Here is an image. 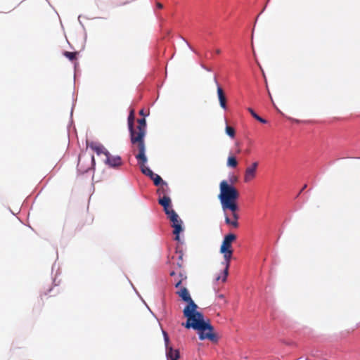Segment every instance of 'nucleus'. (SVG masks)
Masks as SVG:
<instances>
[{
    "instance_id": "obj_16",
    "label": "nucleus",
    "mask_w": 360,
    "mask_h": 360,
    "mask_svg": "<svg viewBox=\"0 0 360 360\" xmlns=\"http://www.w3.org/2000/svg\"><path fill=\"white\" fill-rule=\"evenodd\" d=\"M176 254L178 255V260L176 261V265L179 269H182L184 266L183 256L184 253L181 250H176Z\"/></svg>"
},
{
    "instance_id": "obj_13",
    "label": "nucleus",
    "mask_w": 360,
    "mask_h": 360,
    "mask_svg": "<svg viewBox=\"0 0 360 360\" xmlns=\"http://www.w3.org/2000/svg\"><path fill=\"white\" fill-rule=\"evenodd\" d=\"M221 206L224 210H225V180H223L220 183V193L219 195Z\"/></svg>"
},
{
    "instance_id": "obj_22",
    "label": "nucleus",
    "mask_w": 360,
    "mask_h": 360,
    "mask_svg": "<svg viewBox=\"0 0 360 360\" xmlns=\"http://www.w3.org/2000/svg\"><path fill=\"white\" fill-rule=\"evenodd\" d=\"M238 181V176L235 175V174H232V175H230L229 177V185H231V186H233V184L237 183ZM226 184H228V183L226 182Z\"/></svg>"
},
{
    "instance_id": "obj_35",
    "label": "nucleus",
    "mask_w": 360,
    "mask_h": 360,
    "mask_svg": "<svg viewBox=\"0 0 360 360\" xmlns=\"http://www.w3.org/2000/svg\"><path fill=\"white\" fill-rule=\"evenodd\" d=\"M268 93H269L270 98L272 100L271 93L269 91H268Z\"/></svg>"
},
{
    "instance_id": "obj_31",
    "label": "nucleus",
    "mask_w": 360,
    "mask_h": 360,
    "mask_svg": "<svg viewBox=\"0 0 360 360\" xmlns=\"http://www.w3.org/2000/svg\"><path fill=\"white\" fill-rule=\"evenodd\" d=\"M156 6L159 9H162L163 8V5L160 2H157Z\"/></svg>"
},
{
    "instance_id": "obj_24",
    "label": "nucleus",
    "mask_w": 360,
    "mask_h": 360,
    "mask_svg": "<svg viewBox=\"0 0 360 360\" xmlns=\"http://www.w3.org/2000/svg\"><path fill=\"white\" fill-rule=\"evenodd\" d=\"M233 252H230L229 254H226V277L229 275V268L230 265V259L232 258Z\"/></svg>"
},
{
    "instance_id": "obj_12",
    "label": "nucleus",
    "mask_w": 360,
    "mask_h": 360,
    "mask_svg": "<svg viewBox=\"0 0 360 360\" xmlns=\"http://www.w3.org/2000/svg\"><path fill=\"white\" fill-rule=\"evenodd\" d=\"M167 357L169 360H178L180 354L178 349H174L172 347H169V349L166 350Z\"/></svg>"
},
{
    "instance_id": "obj_36",
    "label": "nucleus",
    "mask_w": 360,
    "mask_h": 360,
    "mask_svg": "<svg viewBox=\"0 0 360 360\" xmlns=\"http://www.w3.org/2000/svg\"><path fill=\"white\" fill-rule=\"evenodd\" d=\"M219 297L222 298L223 297V295H219Z\"/></svg>"
},
{
    "instance_id": "obj_14",
    "label": "nucleus",
    "mask_w": 360,
    "mask_h": 360,
    "mask_svg": "<svg viewBox=\"0 0 360 360\" xmlns=\"http://www.w3.org/2000/svg\"><path fill=\"white\" fill-rule=\"evenodd\" d=\"M226 165L229 167L236 168L238 165V162L235 156L230 155L227 158Z\"/></svg>"
},
{
    "instance_id": "obj_29",
    "label": "nucleus",
    "mask_w": 360,
    "mask_h": 360,
    "mask_svg": "<svg viewBox=\"0 0 360 360\" xmlns=\"http://www.w3.org/2000/svg\"><path fill=\"white\" fill-rule=\"evenodd\" d=\"M220 252L223 254L225 253V237L224 238V239L222 240L221 248H220Z\"/></svg>"
},
{
    "instance_id": "obj_18",
    "label": "nucleus",
    "mask_w": 360,
    "mask_h": 360,
    "mask_svg": "<svg viewBox=\"0 0 360 360\" xmlns=\"http://www.w3.org/2000/svg\"><path fill=\"white\" fill-rule=\"evenodd\" d=\"M248 110L250 112L251 115L257 121H259L261 123L266 124L267 121L260 116H259L252 108H248Z\"/></svg>"
},
{
    "instance_id": "obj_4",
    "label": "nucleus",
    "mask_w": 360,
    "mask_h": 360,
    "mask_svg": "<svg viewBox=\"0 0 360 360\" xmlns=\"http://www.w3.org/2000/svg\"><path fill=\"white\" fill-rule=\"evenodd\" d=\"M179 276L181 277V278L175 284V287L176 288H179L176 291V294L182 299L183 301L188 303L187 306L184 309V315L187 319L191 320L193 317V315L195 314V313L197 312L196 309L198 307L191 297V295L187 288L185 287L180 286L182 280L184 278H186V276L184 277V275L181 272H179Z\"/></svg>"
},
{
    "instance_id": "obj_8",
    "label": "nucleus",
    "mask_w": 360,
    "mask_h": 360,
    "mask_svg": "<svg viewBox=\"0 0 360 360\" xmlns=\"http://www.w3.org/2000/svg\"><path fill=\"white\" fill-rule=\"evenodd\" d=\"M159 204L163 207L164 211L167 214V217L172 214V213L176 212L172 207V201L169 197H162L158 199Z\"/></svg>"
},
{
    "instance_id": "obj_19",
    "label": "nucleus",
    "mask_w": 360,
    "mask_h": 360,
    "mask_svg": "<svg viewBox=\"0 0 360 360\" xmlns=\"http://www.w3.org/2000/svg\"><path fill=\"white\" fill-rule=\"evenodd\" d=\"M63 55L70 60L73 61L77 59V52L65 51Z\"/></svg>"
},
{
    "instance_id": "obj_30",
    "label": "nucleus",
    "mask_w": 360,
    "mask_h": 360,
    "mask_svg": "<svg viewBox=\"0 0 360 360\" xmlns=\"http://www.w3.org/2000/svg\"><path fill=\"white\" fill-rule=\"evenodd\" d=\"M235 145H236V146L237 147V149H236V154H240V152H241V150H240V148H239V146H240V142H239V141H236L235 142Z\"/></svg>"
},
{
    "instance_id": "obj_5",
    "label": "nucleus",
    "mask_w": 360,
    "mask_h": 360,
    "mask_svg": "<svg viewBox=\"0 0 360 360\" xmlns=\"http://www.w3.org/2000/svg\"><path fill=\"white\" fill-rule=\"evenodd\" d=\"M95 165L94 155H80L78 159L77 169L84 174L92 169Z\"/></svg>"
},
{
    "instance_id": "obj_11",
    "label": "nucleus",
    "mask_w": 360,
    "mask_h": 360,
    "mask_svg": "<svg viewBox=\"0 0 360 360\" xmlns=\"http://www.w3.org/2000/svg\"><path fill=\"white\" fill-rule=\"evenodd\" d=\"M157 190V193L159 195V198L162 197H169L167 194L169 192V188L167 182H162Z\"/></svg>"
},
{
    "instance_id": "obj_2",
    "label": "nucleus",
    "mask_w": 360,
    "mask_h": 360,
    "mask_svg": "<svg viewBox=\"0 0 360 360\" xmlns=\"http://www.w3.org/2000/svg\"><path fill=\"white\" fill-rule=\"evenodd\" d=\"M138 125L136 128L131 131V142L132 144V150L134 152L136 150L139 153L135 155L136 158H141L146 161V146L144 143V137L146 133V119L141 118L137 120Z\"/></svg>"
},
{
    "instance_id": "obj_27",
    "label": "nucleus",
    "mask_w": 360,
    "mask_h": 360,
    "mask_svg": "<svg viewBox=\"0 0 360 360\" xmlns=\"http://www.w3.org/2000/svg\"><path fill=\"white\" fill-rule=\"evenodd\" d=\"M220 280L221 281L222 283L225 282V270L222 271L221 275L217 276L216 281H219Z\"/></svg>"
},
{
    "instance_id": "obj_7",
    "label": "nucleus",
    "mask_w": 360,
    "mask_h": 360,
    "mask_svg": "<svg viewBox=\"0 0 360 360\" xmlns=\"http://www.w3.org/2000/svg\"><path fill=\"white\" fill-rule=\"evenodd\" d=\"M258 165L257 162H254L251 165L246 167L244 174V181L245 183L250 182L256 177Z\"/></svg>"
},
{
    "instance_id": "obj_34",
    "label": "nucleus",
    "mask_w": 360,
    "mask_h": 360,
    "mask_svg": "<svg viewBox=\"0 0 360 360\" xmlns=\"http://www.w3.org/2000/svg\"><path fill=\"white\" fill-rule=\"evenodd\" d=\"M175 274H176V273H175V271H172L170 272V276H174Z\"/></svg>"
},
{
    "instance_id": "obj_23",
    "label": "nucleus",
    "mask_w": 360,
    "mask_h": 360,
    "mask_svg": "<svg viewBox=\"0 0 360 360\" xmlns=\"http://www.w3.org/2000/svg\"><path fill=\"white\" fill-rule=\"evenodd\" d=\"M162 334H163V336H164V340H165L166 350H167V349H169V347H171L169 345V336H168L167 333L165 331L163 330L162 331Z\"/></svg>"
},
{
    "instance_id": "obj_33",
    "label": "nucleus",
    "mask_w": 360,
    "mask_h": 360,
    "mask_svg": "<svg viewBox=\"0 0 360 360\" xmlns=\"http://www.w3.org/2000/svg\"><path fill=\"white\" fill-rule=\"evenodd\" d=\"M139 114H140L141 115L145 116L143 109H141V110L139 111Z\"/></svg>"
},
{
    "instance_id": "obj_17",
    "label": "nucleus",
    "mask_w": 360,
    "mask_h": 360,
    "mask_svg": "<svg viewBox=\"0 0 360 360\" xmlns=\"http://www.w3.org/2000/svg\"><path fill=\"white\" fill-rule=\"evenodd\" d=\"M219 99L220 101V105L223 108H225V96L224 94L223 89L220 86L217 88Z\"/></svg>"
},
{
    "instance_id": "obj_1",
    "label": "nucleus",
    "mask_w": 360,
    "mask_h": 360,
    "mask_svg": "<svg viewBox=\"0 0 360 360\" xmlns=\"http://www.w3.org/2000/svg\"><path fill=\"white\" fill-rule=\"evenodd\" d=\"M240 193L237 188L226 184V225L233 229L239 226V207L238 200Z\"/></svg>"
},
{
    "instance_id": "obj_10",
    "label": "nucleus",
    "mask_w": 360,
    "mask_h": 360,
    "mask_svg": "<svg viewBox=\"0 0 360 360\" xmlns=\"http://www.w3.org/2000/svg\"><path fill=\"white\" fill-rule=\"evenodd\" d=\"M139 164L140 165L141 170L143 174L149 176L152 180L155 179V176H157L158 174H155L150 168L146 167L145 164L147 162V158L146 157V161H143L141 158H136Z\"/></svg>"
},
{
    "instance_id": "obj_9",
    "label": "nucleus",
    "mask_w": 360,
    "mask_h": 360,
    "mask_svg": "<svg viewBox=\"0 0 360 360\" xmlns=\"http://www.w3.org/2000/svg\"><path fill=\"white\" fill-rule=\"evenodd\" d=\"M105 155L106 156L105 162L110 167H117L122 165V160L120 156L111 155L109 152H105Z\"/></svg>"
},
{
    "instance_id": "obj_28",
    "label": "nucleus",
    "mask_w": 360,
    "mask_h": 360,
    "mask_svg": "<svg viewBox=\"0 0 360 360\" xmlns=\"http://www.w3.org/2000/svg\"><path fill=\"white\" fill-rule=\"evenodd\" d=\"M233 252V249L231 246V243H226V254H229L230 252Z\"/></svg>"
},
{
    "instance_id": "obj_21",
    "label": "nucleus",
    "mask_w": 360,
    "mask_h": 360,
    "mask_svg": "<svg viewBox=\"0 0 360 360\" xmlns=\"http://www.w3.org/2000/svg\"><path fill=\"white\" fill-rule=\"evenodd\" d=\"M94 150L96 152L98 155L104 154L105 152H108L105 148L102 146H96L93 148Z\"/></svg>"
},
{
    "instance_id": "obj_3",
    "label": "nucleus",
    "mask_w": 360,
    "mask_h": 360,
    "mask_svg": "<svg viewBox=\"0 0 360 360\" xmlns=\"http://www.w3.org/2000/svg\"><path fill=\"white\" fill-rule=\"evenodd\" d=\"M182 325L186 328H193L198 330L200 340L209 339L212 341L216 340L212 333L213 328L203 320V315L200 312H196L191 320L187 319V321Z\"/></svg>"
},
{
    "instance_id": "obj_25",
    "label": "nucleus",
    "mask_w": 360,
    "mask_h": 360,
    "mask_svg": "<svg viewBox=\"0 0 360 360\" xmlns=\"http://www.w3.org/2000/svg\"><path fill=\"white\" fill-rule=\"evenodd\" d=\"M153 181L154 184L157 186H160L162 182H165L159 175L155 176V179Z\"/></svg>"
},
{
    "instance_id": "obj_20",
    "label": "nucleus",
    "mask_w": 360,
    "mask_h": 360,
    "mask_svg": "<svg viewBox=\"0 0 360 360\" xmlns=\"http://www.w3.org/2000/svg\"><path fill=\"white\" fill-rule=\"evenodd\" d=\"M226 135L230 138L234 139L236 136V130L233 127L226 125Z\"/></svg>"
},
{
    "instance_id": "obj_15",
    "label": "nucleus",
    "mask_w": 360,
    "mask_h": 360,
    "mask_svg": "<svg viewBox=\"0 0 360 360\" xmlns=\"http://www.w3.org/2000/svg\"><path fill=\"white\" fill-rule=\"evenodd\" d=\"M134 110H131L128 117V125H129V130L130 132V139H131V131H134Z\"/></svg>"
},
{
    "instance_id": "obj_6",
    "label": "nucleus",
    "mask_w": 360,
    "mask_h": 360,
    "mask_svg": "<svg viewBox=\"0 0 360 360\" xmlns=\"http://www.w3.org/2000/svg\"><path fill=\"white\" fill-rule=\"evenodd\" d=\"M167 218L171 221L172 227L174 229L173 234L175 235L174 240L179 241L180 240L179 233L183 231V221L176 212L172 213Z\"/></svg>"
},
{
    "instance_id": "obj_32",
    "label": "nucleus",
    "mask_w": 360,
    "mask_h": 360,
    "mask_svg": "<svg viewBox=\"0 0 360 360\" xmlns=\"http://www.w3.org/2000/svg\"><path fill=\"white\" fill-rule=\"evenodd\" d=\"M307 187V184H304L303 186V187L302 188L301 191H300V193H298V195Z\"/></svg>"
},
{
    "instance_id": "obj_26",
    "label": "nucleus",
    "mask_w": 360,
    "mask_h": 360,
    "mask_svg": "<svg viewBox=\"0 0 360 360\" xmlns=\"http://www.w3.org/2000/svg\"><path fill=\"white\" fill-rule=\"evenodd\" d=\"M236 239V236L234 233L226 234V241L228 240V243H231Z\"/></svg>"
}]
</instances>
